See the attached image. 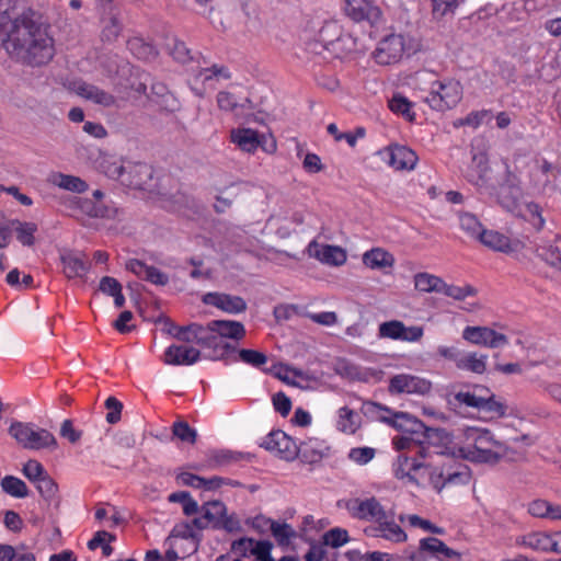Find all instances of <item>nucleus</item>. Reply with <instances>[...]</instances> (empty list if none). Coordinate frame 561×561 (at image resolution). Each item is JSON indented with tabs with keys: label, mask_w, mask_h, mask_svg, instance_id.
Instances as JSON below:
<instances>
[{
	"label": "nucleus",
	"mask_w": 561,
	"mask_h": 561,
	"mask_svg": "<svg viewBox=\"0 0 561 561\" xmlns=\"http://www.w3.org/2000/svg\"><path fill=\"white\" fill-rule=\"evenodd\" d=\"M0 41L9 55L30 66L47 65L56 55L50 24L33 10L12 20L0 14Z\"/></svg>",
	"instance_id": "1"
},
{
	"label": "nucleus",
	"mask_w": 561,
	"mask_h": 561,
	"mask_svg": "<svg viewBox=\"0 0 561 561\" xmlns=\"http://www.w3.org/2000/svg\"><path fill=\"white\" fill-rule=\"evenodd\" d=\"M462 439L448 451L454 457L467 459L478 463L495 465L507 454V446L497 440L488 428L467 427Z\"/></svg>",
	"instance_id": "2"
},
{
	"label": "nucleus",
	"mask_w": 561,
	"mask_h": 561,
	"mask_svg": "<svg viewBox=\"0 0 561 561\" xmlns=\"http://www.w3.org/2000/svg\"><path fill=\"white\" fill-rule=\"evenodd\" d=\"M421 48V41L416 36L410 33H390L378 42L373 58L381 66L394 65Z\"/></svg>",
	"instance_id": "3"
},
{
	"label": "nucleus",
	"mask_w": 561,
	"mask_h": 561,
	"mask_svg": "<svg viewBox=\"0 0 561 561\" xmlns=\"http://www.w3.org/2000/svg\"><path fill=\"white\" fill-rule=\"evenodd\" d=\"M497 203L508 213L520 217L534 226L541 228L545 220L540 207L533 202H525L523 190L512 182H502L493 194Z\"/></svg>",
	"instance_id": "4"
},
{
	"label": "nucleus",
	"mask_w": 561,
	"mask_h": 561,
	"mask_svg": "<svg viewBox=\"0 0 561 561\" xmlns=\"http://www.w3.org/2000/svg\"><path fill=\"white\" fill-rule=\"evenodd\" d=\"M451 447H446L445 450H436L431 453L427 449V458L423 459L422 471L420 473L421 486H424L425 478L435 491L442 492L447 484L463 483L467 480V474L459 471L453 470V468L446 463L444 455L450 454L448 450Z\"/></svg>",
	"instance_id": "5"
},
{
	"label": "nucleus",
	"mask_w": 561,
	"mask_h": 561,
	"mask_svg": "<svg viewBox=\"0 0 561 561\" xmlns=\"http://www.w3.org/2000/svg\"><path fill=\"white\" fill-rule=\"evenodd\" d=\"M502 165H490L485 154H476L466 172V179L482 193L493 195L499 185L507 176Z\"/></svg>",
	"instance_id": "6"
},
{
	"label": "nucleus",
	"mask_w": 561,
	"mask_h": 561,
	"mask_svg": "<svg viewBox=\"0 0 561 561\" xmlns=\"http://www.w3.org/2000/svg\"><path fill=\"white\" fill-rule=\"evenodd\" d=\"M244 335L245 328L241 322L234 320H214L205 327L202 325L197 344L208 348H217L220 340L240 341Z\"/></svg>",
	"instance_id": "7"
},
{
	"label": "nucleus",
	"mask_w": 561,
	"mask_h": 561,
	"mask_svg": "<svg viewBox=\"0 0 561 561\" xmlns=\"http://www.w3.org/2000/svg\"><path fill=\"white\" fill-rule=\"evenodd\" d=\"M462 85L455 79H443L431 84L428 95L424 99L431 108L445 112L454 108L462 99Z\"/></svg>",
	"instance_id": "8"
},
{
	"label": "nucleus",
	"mask_w": 561,
	"mask_h": 561,
	"mask_svg": "<svg viewBox=\"0 0 561 561\" xmlns=\"http://www.w3.org/2000/svg\"><path fill=\"white\" fill-rule=\"evenodd\" d=\"M9 433L26 449L38 450L57 446V440L50 432L31 423L13 422Z\"/></svg>",
	"instance_id": "9"
},
{
	"label": "nucleus",
	"mask_w": 561,
	"mask_h": 561,
	"mask_svg": "<svg viewBox=\"0 0 561 561\" xmlns=\"http://www.w3.org/2000/svg\"><path fill=\"white\" fill-rule=\"evenodd\" d=\"M513 546L541 553L561 554V531L531 530L517 535Z\"/></svg>",
	"instance_id": "10"
},
{
	"label": "nucleus",
	"mask_w": 561,
	"mask_h": 561,
	"mask_svg": "<svg viewBox=\"0 0 561 561\" xmlns=\"http://www.w3.org/2000/svg\"><path fill=\"white\" fill-rule=\"evenodd\" d=\"M230 140L240 150L253 153L261 148L266 153H274L277 149L276 140L271 134H259L252 128H236L230 131Z\"/></svg>",
	"instance_id": "11"
},
{
	"label": "nucleus",
	"mask_w": 561,
	"mask_h": 561,
	"mask_svg": "<svg viewBox=\"0 0 561 561\" xmlns=\"http://www.w3.org/2000/svg\"><path fill=\"white\" fill-rule=\"evenodd\" d=\"M427 458V449L419 450L417 457L401 454L393 462L392 470L397 479L407 484L422 485L420 473L422 471L423 459Z\"/></svg>",
	"instance_id": "12"
},
{
	"label": "nucleus",
	"mask_w": 561,
	"mask_h": 561,
	"mask_svg": "<svg viewBox=\"0 0 561 561\" xmlns=\"http://www.w3.org/2000/svg\"><path fill=\"white\" fill-rule=\"evenodd\" d=\"M377 154L396 171H411L415 168L419 160L412 149L397 144L380 149Z\"/></svg>",
	"instance_id": "13"
},
{
	"label": "nucleus",
	"mask_w": 561,
	"mask_h": 561,
	"mask_svg": "<svg viewBox=\"0 0 561 561\" xmlns=\"http://www.w3.org/2000/svg\"><path fill=\"white\" fill-rule=\"evenodd\" d=\"M462 339L473 345L488 348H500L508 344V337L489 327H466L462 331Z\"/></svg>",
	"instance_id": "14"
},
{
	"label": "nucleus",
	"mask_w": 561,
	"mask_h": 561,
	"mask_svg": "<svg viewBox=\"0 0 561 561\" xmlns=\"http://www.w3.org/2000/svg\"><path fill=\"white\" fill-rule=\"evenodd\" d=\"M432 390V382L423 377L398 374L389 380V392L392 394L408 393L424 396Z\"/></svg>",
	"instance_id": "15"
},
{
	"label": "nucleus",
	"mask_w": 561,
	"mask_h": 561,
	"mask_svg": "<svg viewBox=\"0 0 561 561\" xmlns=\"http://www.w3.org/2000/svg\"><path fill=\"white\" fill-rule=\"evenodd\" d=\"M261 446L285 460H294L298 455V445L279 430L271 432Z\"/></svg>",
	"instance_id": "16"
},
{
	"label": "nucleus",
	"mask_w": 561,
	"mask_h": 561,
	"mask_svg": "<svg viewBox=\"0 0 561 561\" xmlns=\"http://www.w3.org/2000/svg\"><path fill=\"white\" fill-rule=\"evenodd\" d=\"M70 91L76 95L103 107H113L117 105L116 98L105 90L82 80L70 83Z\"/></svg>",
	"instance_id": "17"
},
{
	"label": "nucleus",
	"mask_w": 561,
	"mask_h": 561,
	"mask_svg": "<svg viewBox=\"0 0 561 561\" xmlns=\"http://www.w3.org/2000/svg\"><path fill=\"white\" fill-rule=\"evenodd\" d=\"M458 557V553L442 540L428 537L420 540L419 550L412 556V559L414 561H426L428 558H435L439 561H447Z\"/></svg>",
	"instance_id": "18"
},
{
	"label": "nucleus",
	"mask_w": 561,
	"mask_h": 561,
	"mask_svg": "<svg viewBox=\"0 0 561 561\" xmlns=\"http://www.w3.org/2000/svg\"><path fill=\"white\" fill-rule=\"evenodd\" d=\"M346 510L355 518L371 520L377 524L386 518V511L375 497L352 499L346 503Z\"/></svg>",
	"instance_id": "19"
},
{
	"label": "nucleus",
	"mask_w": 561,
	"mask_h": 561,
	"mask_svg": "<svg viewBox=\"0 0 561 561\" xmlns=\"http://www.w3.org/2000/svg\"><path fill=\"white\" fill-rule=\"evenodd\" d=\"M307 253L310 257L330 266H342L347 260V253L343 248L317 241H311L308 244Z\"/></svg>",
	"instance_id": "20"
},
{
	"label": "nucleus",
	"mask_w": 561,
	"mask_h": 561,
	"mask_svg": "<svg viewBox=\"0 0 561 561\" xmlns=\"http://www.w3.org/2000/svg\"><path fill=\"white\" fill-rule=\"evenodd\" d=\"M345 14L356 22L368 21L371 25L381 19V11L368 0H344Z\"/></svg>",
	"instance_id": "21"
},
{
	"label": "nucleus",
	"mask_w": 561,
	"mask_h": 561,
	"mask_svg": "<svg viewBox=\"0 0 561 561\" xmlns=\"http://www.w3.org/2000/svg\"><path fill=\"white\" fill-rule=\"evenodd\" d=\"M229 78L230 73L225 67L213 66L210 68H201L194 73L192 89L196 95L203 96L205 89L199 85L214 88L216 82L228 80Z\"/></svg>",
	"instance_id": "22"
},
{
	"label": "nucleus",
	"mask_w": 561,
	"mask_h": 561,
	"mask_svg": "<svg viewBox=\"0 0 561 561\" xmlns=\"http://www.w3.org/2000/svg\"><path fill=\"white\" fill-rule=\"evenodd\" d=\"M201 357V352L190 345H170L163 354L162 360L171 366H191Z\"/></svg>",
	"instance_id": "23"
},
{
	"label": "nucleus",
	"mask_w": 561,
	"mask_h": 561,
	"mask_svg": "<svg viewBox=\"0 0 561 561\" xmlns=\"http://www.w3.org/2000/svg\"><path fill=\"white\" fill-rule=\"evenodd\" d=\"M202 300L205 305L216 307L231 314L243 312L247 309V302L243 298L225 293H207Z\"/></svg>",
	"instance_id": "24"
},
{
	"label": "nucleus",
	"mask_w": 561,
	"mask_h": 561,
	"mask_svg": "<svg viewBox=\"0 0 561 561\" xmlns=\"http://www.w3.org/2000/svg\"><path fill=\"white\" fill-rule=\"evenodd\" d=\"M227 513L226 505L220 501L207 502L202 507V516L193 520L198 529L219 528Z\"/></svg>",
	"instance_id": "25"
},
{
	"label": "nucleus",
	"mask_w": 561,
	"mask_h": 561,
	"mask_svg": "<svg viewBox=\"0 0 561 561\" xmlns=\"http://www.w3.org/2000/svg\"><path fill=\"white\" fill-rule=\"evenodd\" d=\"M362 262L369 270L387 272L393 268L396 259L388 250L375 247L363 253Z\"/></svg>",
	"instance_id": "26"
},
{
	"label": "nucleus",
	"mask_w": 561,
	"mask_h": 561,
	"mask_svg": "<svg viewBox=\"0 0 561 561\" xmlns=\"http://www.w3.org/2000/svg\"><path fill=\"white\" fill-rule=\"evenodd\" d=\"M125 267L138 278L150 282L154 285L163 286L169 282V277L165 273L136 259L128 260Z\"/></svg>",
	"instance_id": "27"
},
{
	"label": "nucleus",
	"mask_w": 561,
	"mask_h": 561,
	"mask_svg": "<svg viewBox=\"0 0 561 561\" xmlns=\"http://www.w3.org/2000/svg\"><path fill=\"white\" fill-rule=\"evenodd\" d=\"M152 179V169L146 163L127 162L125 175L122 182L134 187L142 190L148 182Z\"/></svg>",
	"instance_id": "28"
},
{
	"label": "nucleus",
	"mask_w": 561,
	"mask_h": 561,
	"mask_svg": "<svg viewBox=\"0 0 561 561\" xmlns=\"http://www.w3.org/2000/svg\"><path fill=\"white\" fill-rule=\"evenodd\" d=\"M479 241L499 252L503 253H512L517 251L520 248V242L517 240H511L508 237L494 231V230H485L482 232L481 237L479 238Z\"/></svg>",
	"instance_id": "29"
},
{
	"label": "nucleus",
	"mask_w": 561,
	"mask_h": 561,
	"mask_svg": "<svg viewBox=\"0 0 561 561\" xmlns=\"http://www.w3.org/2000/svg\"><path fill=\"white\" fill-rule=\"evenodd\" d=\"M158 323L162 325L161 330L164 333L186 343H197L198 333L202 332V325L197 323L179 327L167 318L159 319Z\"/></svg>",
	"instance_id": "30"
},
{
	"label": "nucleus",
	"mask_w": 561,
	"mask_h": 561,
	"mask_svg": "<svg viewBox=\"0 0 561 561\" xmlns=\"http://www.w3.org/2000/svg\"><path fill=\"white\" fill-rule=\"evenodd\" d=\"M527 513L540 519L561 520V505L546 499H534L527 504Z\"/></svg>",
	"instance_id": "31"
},
{
	"label": "nucleus",
	"mask_w": 561,
	"mask_h": 561,
	"mask_svg": "<svg viewBox=\"0 0 561 561\" xmlns=\"http://www.w3.org/2000/svg\"><path fill=\"white\" fill-rule=\"evenodd\" d=\"M60 262L67 278H82L89 270L87 262L79 253L64 252L60 255Z\"/></svg>",
	"instance_id": "32"
},
{
	"label": "nucleus",
	"mask_w": 561,
	"mask_h": 561,
	"mask_svg": "<svg viewBox=\"0 0 561 561\" xmlns=\"http://www.w3.org/2000/svg\"><path fill=\"white\" fill-rule=\"evenodd\" d=\"M265 525H270L272 536L279 547H288L297 538L296 530L287 523L276 522L267 517H262Z\"/></svg>",
	"instance_id": "33"
},
{
	"label": "nucleus",
	"mask_w": 561,
	"mask_h": 561,
	"mask_svg": "<svg viewBox=\"0 0 561 561\" xmlns=\"http://www.w3.org/2000/svg\"><path fill=\"white\" fill-rule=\"evenodd\" d=\"M381 419L397 430L407 433H415L423 427L422 422L407 412H393L390 416H381Z\"/></svg>",
	"instance_id": "34"
},
{
	"label": "nucleus",
	"mask_w": 561,
	"mask_h": 561,
	"mask_svg": "<svg viewBox=\"0 0 561 561\" xmlns=\"http://www.w3.org/2000/svg\"><path fill=\"white\" fill-rule=\"evenodd\" d=\"M488 355L479 354L477 352H468L460 355L457 360V368L460 370L470 371L477 375H482L486 371Z\"/></svg>",
	"instance_id": "35"
},
{
	"label": "nucleus",
	"mask_w": 561,
	"mask_h": 561,
	"mask_svg": "<svg viewBox=\"0 0 561 561\" xmlns=\"http://www.w3.org/2000/svg\"><path fill=\"white\" fill-rule=\"evenodd\" d=\"M329 453V446L324 440L318 438H308L300 443L298 446V454L307 459L309 462H314L321 459Z\"/></svg>",
	"instance_id": "36"
},
{
	"label": "nucleus",
	"mask_w": 561,
	"mask_h": 561,
	"mask_svg": "<svg viewBox=\"0 0 561 561\" xmlns=\"http://www.w3.org/2000/svg\"><path fill=\"white\" fill-rule=\"evenodd\" d=\"M50 183L61 190L72 193H83L89 185L81 178L64 173H54L49 179Z\"/></svg>",
	"instance_id": "37"
},
{
	"label": "nucleus",
	"mask_w": 561,
	"mask_h": 561,
	"mask_svg": "<svg viewBox=\"0 0 561 561\" xmlns=\"http://www.w3.org/2000/svg\"><path fill=\"white\" fill-rule=\"evenodd\" d=\"M414 288L420 293H438L440 294L444 279L437 275L420 272L413 277Z\"/></svg>",
	"instance_id": "38"
},
{
	"label": "nucleus",
	"mask_w": 561,
	"mask_h": 561,
	"mask_svg": "<svg viewBox=\"0 0 561 561\" xmlns=\"http://www.w3.org/2000/svg\"><path fill=\"white\" fill-rule=\"evenodd\" d=\"M360 424V416L347 407L337 410L336 427L346 434H354Z\"/></svg>",
	"instance_id": "39"
},
{
	"label": "nucleus",
	"mask_w": 561,
	"mask_h": 561,
	"mask_svg": "<svg viewBox=\"0 0 561 561\" xmlns=\"http://www.w3.org/2000/svg\"><path fill=\"white\" fill-rule=\"evenodd\" d=\"M98 168L108 178L111 179H121L125 175V170L127 168V162L112 157L107 154H102L99 162Z\"/></svg>",
	"instance_id": "40"
},
{
	"label": "nucleus",
	"mask_w": 561,
	"mask_h": 561,
	"mask_svg": "<svg viewBox=\"0 0 561 561\" xmlns=\"http://www.w3.org/2000/svg\"><path fill=\"white\" fill-rule=\"evenodd\" d=\"M73 203L82 214L92 218L110 217L112 213L102 202L91 198H76Z\"/></svg>",
	"instance_id": "41"
},
{
	"label": "nucleus",
	"mask_w": 561,
	"mask_h": 561,
	"mask_svg": "<svg viewBox=\"0 0 561 561\" xmlns=\"http://www.w3.org/2000/svg\"><path fill=\"white\" fill-rule=\"evenodd\" d=\"M488 393V388L478 386L473 389V391H460L456 393L455 399L460 404L481 410L484 398Z\"/></svg>",
	"instance_id": "42"
},
{
	"label": "nucleus",
	"mask_w": 561,
	"mask_h": 561,
	"mask_svg": "<svg viewBox=\"0 0 561 561\" xmlns=\"http://www.w3.org/2000/svg\"><path fill=\"white\" fill-rule=\"evenodd\" d=\"M356 47V39L350 34H341L339 37L325 44L323 49L332 51L336 57L342 58L352 53Z\"/></svg>",
	"instance_id": "43"
},
{
	"label": "nucleus",
	"mask_w": 561,
	"mask_h": 561,
	"mask_svg": "<svg viewBox=\"0 0 561 561\" xmlns=\"http://www.w3.org/2000/svg\"><path fill=\"white\" fill-rule=\"evenodd\" d=\"M164 547L168 552L173 551L175 554L174 561H176L180 558H185L196 552L198 549V541H184L182 539L165 540Z\"/></svg>",
	"instance_id": "44"
},
{
	"label": "nucleus",
	"mask_w": 561,
	"mask_h": 561,
	"mask_svg": "<svg viewBox=\"0 0 561 561\" xmlns=\"http://www.w3.org/2000/svg\"><path fill=\"white\" fill-rule=\"evenodd\" d=\"M378 530L380 536L393 542H403L407 540V535L402 528L393 520H389L388 516L378 523Z\"/></svg>",
	"instance_id": "45"
},
{
	"label": "nucleus",
	"mask_w": 561,
	"mask_h": 561,
	"mask_svg": "<svg viewBox=\"0 0 561 561\" xmlns=\"http://www.w3.org/2000/svg\"><path fill=\"white\" fill-rule=\"evenodd\" d=\"M1 488L3 492L16 499H23L28 495L25 482L13 476H5L1 480Z\"/></svg>",
	"instance_id": "46"
},
{
	"label": "nucleus",
	"mask_w": 561,
	"mask_h": 561,
	"mask_svg": "<svg viewBox=\"0 0 561 561\" xmlns=\"http://www.w3.org/2000/svg\"><path fill=\"white\" fill-rule=\"evenodd\" d=\"M490 415V419H501L507 415V407L501 400L496 399L494 393L489 390L484 398L481 410Z\"/></svg>",
	"instance_id": "47"
},
{
	"label": "nucleus",
	"mask_w": 561,
	"mask_h": 561,
	"mask_svg": "<svg viewBox=\"0 0 561 561\" xmlns=\"http://www.w3.org/2000/svg\"><path fill=\"white\" fill-rule=\"evenodd\" d=\"M440 294H443L449 298H453L454 300L462 301V300L467 299L468 297L476 296L477 289L469 284H466L463 286H457V285H453V284H447L444 280Z\"/></svg>",
	"instance_id": "48"
},
{
	"label": "nucleus",
	"mask_w": 561,
	"mask_h": 561,
	"mask_svg": "<svg viewBox=\"0 0 561 561\" xmlns=\"http://www.w3.org/2000/svg\"><path fill=\"white\" fill-rule=\"evenodd\" d=\"M13 229L16 232V239L23 244L31 247L35 242L34 234L37 231V225L34 222L13 220Z\"/></svg>",
	"instance_id": "49"
},
{
	"label": "nucleus",
	"mask_w": 561,
	"mask_h": 561,
	"mask_svg": "<svg viewBox=\"0 0 561 561\" xmlns=\"http://www.w3.org/2000/svg\"><path fill=\"white\" fill-rule=\"evenodd\" d=\"M459 225L462 231H465L469 237L477 240H479L482 232L484 231V228L478 220V218L469 213H463L459 216Z\"/></svg>",
	"instance_id": "50"
},
{
	"label": "nucleus",
	"mask_w": 561,
	"mask_h": 561,
	"mask_svg": "<svg viewBox=\"0 0 561 561\" xmlns=\"http://www.w3.org/2000/svg\"><path fill=\"white\" fill-rule=\"evenodd\" d=\"M540 255L548 264L561 270V238L542 248Z\"/></svg>",
	"instance_id": "51"
},
{
	"label": "nucleus",
	"mask_w": 561,
	"mask_h": 561,
	"mask_svg": "<svg viewBox=\"0 0 561 561\" xmlns=\"http://www.w3.org/2000/svg\"><path fill=\"white\" fill-rule=\"evenodd\" d=\"M389 107L392 112L402 115L410 122L414 119L415 114L412 111V103L401 94H396L391 98Z\"/></svg>",
	"instance_id": "52"
},
{
	"label": "nucleus",
	"mask_w": 561,
	"mask_h": 561,
	"mask_svg": "<svg viewBox=\"0 0 561 561\" xmlns=\"http://www.w3.org/2000/svg\"><path fill=\"white\" fill-rule=\"evenodd\" d=\"M248 102V99H238L236 95L227 91H221L217 95V104L219 108L226 112H237L239 107H243Z\"/></svg>",
	"instance_id": "53"
},
{
	"label": "nucleus",
	"mask_w": 561,
	"mask_h": 561,
	"mask_svg": "<svg viewBox=\"0 0 561 561\" xmlns=\"http://www.w3.org/2000/svg\"><path fill=\"white\" fill-rule=\"evenodd\" d=\"M115 540V536L111 535L105 530H99L95 533L94 537L88 542V547L91 550H95L101 547L102 552L105 557H110L113 552V548L110 546V542Z\"/></svg>",
	"instance_id": "54"
},
{
	"label": "nucleus",
	"mask_w": 561,
	"mask_h": 561,
	"mask_svg": "<svg viewBox=\"0 0 561 561\" xmlns=\"http://www.w3.org/2000/svg\"><path fill=\"white\" fill-rule=\"evenodd\" d=\"M274 375L279 380L288 383L296 385V379H306L305 373L302 370L289 367L287 365L278 364L274 366Z\"/></svg>",
	"instance_id": "55"
},
{
	"label": "nucleus",
	"mask_w": 561,
	"mask_h": 561,
	"mask_svg": "<svg viewBox=\"0 0 561 561\" xmlns=\"http://www.w3.org/2000/svg\"><path fill=\"white\" fill-rule=\"evenodd\" d=\"M404 323L399 320L382 322L379 325L378 334L382 339L400 340L402 339Z\"/></svg>",
	"instance_id": "56"
},
{
	"label": "nucleus",
	"mask_w": 561,
	"mask_h": 561,
	"mask_svg": "<svg viewBox=\"0 0 561 561\" xmlns=\"http://www.w3.org/2000/svg\"><path fill=\"white\" fill-rule=\"evenodd\" d=\"M350 540L348 533L344 528L335 527L323 535V542L332 548H340Z\"/></svg>",
	"instance_id": "57"
},
{
	"label": "nucleus",
	"mask_w": 561,
	"mask_h": 561,
	"mask_svg": "<svg viewBox=\"0 0 561 561\" xmlns=\"http://www.w3.org/2000/svg\"><path fill=\"white\" fill-rule=\"evenodd\" d=\"M400 522L409 524L411 527H419L433 534H443L444 530L440 527L433 525L430 520L424 519L417 515H400Z\"/></svg>",
	"instance_id": "58"
},
{
	"label": "nucleus",
	"mask_w": 561,
	"mask_h": 561,
	"mask_svg": "<svg viewBox=\"0 0 561 561\" xmlns=\"http://www.w3.org/2000/svg\"><path fill=\"white\" fill-rule=\"evenodd\" d=\"M558 175V170L551 163L547 161L538 162L536 178L537 184L541 186H546L552 182Z\"/></svg>",
	"instance_id": "59"
},
{
	"label": "nucleus",
	"mask_w": 561,
	"mask_h": 561,
	"mask_svg": "<svg viewBox=\"0 0 561 561\" xmlns=\"http://www.w3.org/2000/svg\"><path fill=\"white\" fill-rule=\"evenodd\" d=\"M194 524L181 523L173 527L172 531L165 540L182 539L184 541H198L193 528Z\"/></svg>",
	"instance_id": "60"
},
{
	"label": "nucleus",
	"mask_w": 561,
	"mask_h": 561,
	"mask_svg": "<svg viewBox=\"0 0 561 561\" xmlns=\"http://www.w3.org/2000/svg\"><path fill=\"white\" fill-rule=\"evenodd\" d=\"M463 0H433V13L436 18L453 14Z\"/></svg>",
	"instance_id": "61"
},
{
	"label": "nucleus",
	"mask_w": 561,
	"mask_h": 561,
	"mask_svg": "<svg viewBox=\"0 0 561 561\" xmlns=\"http://www.w3.org/2000/svg\"><path fill=\"white\" fill-rule=\"evenodd\" d=\"M273 543L268 540H257L254 549L252 550V556L256 561H275L272 557Z\"/></svg>",
	"instance_id": "62"
},
{
	"label": "nucleus",
	"mask_w": 561,
	"mask_h": 561,
	"mask_svg": "<svg viewBox=\"0 0 561 561\" xmlns=\"http://www.w3.org/2000/svg\"><path fill=\"white\" fill-rule=\"evenodd\" d=\"M375 457V449L370 447L352 448L348 458L357 465H366Z\"/></svg>",
	"instance_id": "63"
},
{
	"label": "nucleus",
	"mask_w": 561,
	"mask_h": 561,
	"mask_svg": "<svg viewBox=\"0 0 561 561\" xmlns=\"http://www.w3.org/2000/svg\"><path fill=\"white\" fill-rule=\"evenodd\" d=\"M35 484L38 492L46 499H51L57 493V484L47 473L38 479Z\"/></svg>",
	"instance_id": "64"
}]
</instances>
